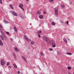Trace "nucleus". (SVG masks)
I'll list each match as a JSON object with an SVG mask.
<instances>
[{"label":"nucleus","instance_id":"obj_1","mask_svg":"<svg viewBox=\"0 0 74 74\" xmlns=\"http://www.w3.org/2000/svg\"><path fill=\"white\" fill-rule=\"evenodd\" d=\"M44 40L46 41V42L47 43H49V44H51V40L49 39L48 38H47V37L45 36H43L42 37Z\"/></svg>","mask_w":74,"mask_h":74},{"label":"nucleus","instance_id":"obj_2","mask_svg":"<svg viewBox=\"0 0 74 74\" xmlns=\"http://www.w3.org/2000/svg\"><path fill=\"white\" fill-rule=\"evenodd\" d=\"M54 10H55V14L56 15V16H57L58 15V8H56L54 9Z\"/></svg>","mask_w":74,"mask_h":74},{"label":"nucleus","instance_id":"obj_3","mask_svg":"<svg viewBox=\"0 0 74 74\" xmlns=\"http://www.w3.org/2000/svg\"><path fill=\"white\" fill-rule=\"evenodd\" d=\"M24 38L27 41L29 42H30L31 41V40L30 39H29L28 38H27V37L26 36H24Z\"/></svg>","mask_w":74,"mask_h":74},{"label":"nucleus","instance_id":"obj_4","mask_svg":"<svg viewBox=\"0 0 74 74\" xmlns=\"http://www.w3.org/2000/svg\"><path fill=\"white\" fill-rule=\"evenodd\" d=\"M12 12L13 15L16 16H18V14H17V13H16L15 12H14V11H12Z\"/></svg>","mask_w":74,"mask_h":74},{"label":"nucleus","instance_id":"obj_5","mask_svg":"<svg viewBox=\"0 0 74 74\" xmlns=\"http://www.w3.org/2000/svg\"><path fill=\"white\" fill-rule=\"evenodd\" d=\"M1 65H3L5 64V62H4V61L2 59L1 60Z\"/></svg>","mask_w":74,"mask_h":74},{"label":"nucleus","instance_id":"obj_6","mask_svg":"<svg viewBox=\"0 0 74 74\" xmlns=\"http://www.w3.org/2000/svg\"><path fill=\"white\" fill-rule=\"evenodd\" d=\"M23 4L21 3V4H20V5H19V7H20L21 8V9H22L23 11H24V9L22 7H23Z\"/></svg>","mask_w":74,"mask_h":74},{"label":"nucleus","instance_id":"obj_7","mask_svg":"<svg viewBox=\"0 0 74 74\" xmlns=\"http://www.w3.org/2000/svg\"><path fill=\"white\" fill-rule=\"evenodd\" d=\"M52 45L53 47H56V45H55V42L54 41H52Z\"/></svg>","mask_w":74,"mask_h":74},{"label":"nucleus","instance_id":"obj_8","mask_svg":"<svg viewBox=\"0 0 74 74\" xmlns=\"http://www.w3.org/2000/svg\"><path fill=\"white\" fill-rule=\"evenodd\" d=\"M13 55L14 58V59L15 60H16V54H15V53H13Z\"/></svg>","mask_w":74,"mask_h":74},{"label":"nucleus","instance_id":"obj_9","mask_svg":"<svg viewBox=\"0 0 74 74\" xmlns=\"http://www.w3.org/2000/svg\"><path fill=\"white\" fill-rule=\"evenodd\" d=\"M3 35V36L4 37V40H7V36H5V34H4V35Z\"/></svg>","mask_w":74,"mask_h":74},{"label":"nucleus","instance_id":"obj_10","mask_svg":"<svg viewBox=\"0 0 74 74\" xmlns=\"http://www.w3.org/2000/svg\"><path fill=\"white\" fill-rule=\"evenodd\" d=\"M14 31L16 32H18V29H17V28L16 27L14 26Z\"/></svg>","mask_w":74,"mask_h":74},{"label":"nucleus","instance_id":"obj_11","mask_svg":"<svg viewBox=\"0 0 74 74\" xmlns=\"http://www.w3.org/2000/svg\"><path fill=\"white\" fill-rule=\"evenodd\" d=\"M22 57L23 59H24V60L25 61V62H27V60H26V58H25L24 57H23V56H22Z\"/></svg>","mask_w":74,"mask_h":74},{"label":"nucleus","instance_id":"obj_12","mask_svg":"<svg viewBox=\"0 0 74 74\" xmlns=\"http://www.w3.org/2000/svg\"><path fill=\"white\" fill-rule=\"evenodd\" d=\"M0 45H1V46H2L3 45L2 41H1V39H0Z\"/></svg>","mask_w":74,"mask_h":74},{"label":"nucleus","instance_id":"obj_13","mask_svg":"<svg viewBox=\"0 0 74 74\" xmlns=\"http://www.w3.org/2000/svg\"><path fill=\"white\" fill-rule=\"evenodd\" d=\"M0 37L2 39V40H3V41L4 38H3V36L2 35H0Z\"/></svg>","mask_w":74,"mask_h":74},{"label":"nucleus","instance_id":"obj_14","mask_svg":"<svg viewBox=\"0 0 74 74\" xmlns=\"http://www.w3.org/2000/svg\"><path fill=\"white\" fill-rule=\"evenodd\" d=\"M10 6L12 10H14V8H13V6H12V4H10Z\"/></svg>","mask_w":74,"mask_h":74},{"label":"nucleus","instance_id":"obj_15","mask_svg":"<svg viewBox=\"0 0 74 74\" xmlns=\"http://www.w3.org/2000/svg\"><path fill=\"white\" fill-rule=\"evenodd\" d=\"M0 32L1 33L2 35H4V32H3V31H2V30L1 29H0Z\"/></svg>","mask_w":74,"mask_h":74},{"label":"nucleus","instance_id":"obj_16","mask_svg":"<svg viewBox=\"0 0 74 74\" xmlns=\"http://www.w3.org/2000/svg\"><path fill=\"white\" fill-rule=\"evenodd\" d=\"M13 66L15 69H17V68H18V67H17V66H16L15 64H14Z\"/></svg>","mask_w":74,"mask_h":74},{"label":"nucleus","instance_id":"obj_17","mask_svg":"<svg viewBox=\"0 0 74 74\" xmlns=\"http://www.w3.org/2000/svg\"><path fill=\"white\" fill-rule=\"evenodd\" d=\"M39 18L41 19H42L43 18V16L42 15H40L39 16Z\"/></svg>","mask_w":74,"mask_h":74},{"label":"nucleus","instance_id":"obj_18","mask_svg":"<svg viewBox=\"0 0 74 74\" xmlns=\"http://www.w3.org/2000/svg\"><path fill=\"white\" fill-rule=\"evenodd\" d=\"M40 53L41 56H44V53H42V51H41Z\"/></svg>","mask_w":74,"mask_h":74},{"label":"nucleus","instance_id":"obj_19","mask_svg":"<svg viewBox=\"0 0 74 74\" xmlns=\"http://www.w3.org/2000/svg\"><path fill=\"white\" fill-rule=\"evenodd\" d=\"M3 21L5 23H8V22L7 21H5V20H4Z\"/></svg>","mask_w":74,"mask_h":74},{"label":"nucleus","instance_id":"obj_20","mask_svg":"<svg viewBox=\"0 0 74 74\" xmlns=\"http://www.w3.org/2000/svg\"><path fill=\"white\" fill-rule=\"evenodd\" d=\"M64 41L65 42H66V43H67V40L65 38L63 39Z\"/></svg>","mask_w":74,"mask_h":74},{"label":"nucleus","instance_id":"obj_21","mask_svg":"<svg viewBox=\"0 0 74 74\" xmlns=\"http://www.w3.org/2000/svg\"><path fill=\"white\" fill-rule=\"evenodd\" d=\"M14 49L15 51H16V52H18V49L17 47H15L14 48Z\"/></svg>","mask_w":74,"mask_h":74},{"label":"nucleus","instance_id":"obj_22","mask_svg":"<svg viewBox=\"0 0 74 74\" xmlns=\"http://www.w3.org/2000/svg\"><path fill=\"white\" fill-rule=\"evenodd\" d=\"M67 68L68 70H70L71 69V67L70 66H68V67Z\"/></svg>","mask_w":74,"mask_h":74},{"label":"nucleus","instance_id":"obj_23","mask_svg":"<svg viewBox=\"0 0 74 74\" xmlns=\"http://www.w3.org/2000/svg\"><path fill=\"white\" fill-rule=\"evenodd\" d=\"M37 13L38 15H40V14H41V12H40V11H38Z\"/></svg>","mask_w":74,"mask_h":74},{"label":"nucleus","instance_id":"obj_24","mask_svg":"<svg viewBox=\"0 0 74 74\" xmlns=\"http://www.w3.org/2000/svg\"><path fill=\"white\" fill-rule=\"evenodd\" d=\"M61 7L63 8H64V5L63 4H61Z\"/></svg>","mask_w":74,"mask_h":74},{"label":"nucleus","instance_id":"obj_25","mask_svg":"<svg viewBox=\"0 0 74 74\" xmlns=\"http://www.w3.org/2000/svg\"><path fill=\"white\" fill-rule=\"evenodd\" d=\"M51 23L52 25H53V26L55 25V23L54 22H52Z\"/></svg>","mask_w":74,"mask_h":74},{"label":"nucleus","instance_id":"obj_26","mask_svg":"<svg viewBox=\"0 0 74 74\" xmlns=\"http://www.w3.org/2000/svg\"><path fill=\"white\" fill-rule=\"evenodd\" d=\"M42 33V32L41 31H40L38 32H37V33H38V34H40V33Z\"/></svg>","mask_w":74,"mask_h":74},{"label":"nucleus","instance_id":"obj_27","mask_svg":"<svg viewBox=\"0 0 74 74\" xmlns=\"http://www.w3.org/2000/svg\"><path fill=\"white\" fill-rule=\"evenodd\" d=\"M31 44H32V45H33L34 44V42H33V41L31 42Z\"/></svg>","mask_w":74,"mask_h":74},{"label":"nucleus","instance_id":"obj_28","mask_svg":"<svg viewBox=\"0 0 74 74\" xmlns=\"http://www.w3.org/2000/svg\"><path fill=\"white\" fill-rule=\"evenodd\" d=\"M10 62H8L7 63V66H8V65H10Z\"/></svg>","mask_w":74,"mask_h":74},{"label":"nucleus","instance_id":"obj_29","mask_svg":"<svg viewBox=\"0 0 74 74\" xmlns=\"http://www.w3.org/2000/svg\"><path fill=\"white\" fill-rule=\"evenodd\" d=\"M0 28H1V29H3V26H2V25H1L0 24Z\"/></svg>","mask_w":74,"mask_h":74},{"label":"nucleus","instance_id":"obj_30","mask_svg":"<svg viewBox=\"0 0 74 74\" xmlns=\"http://www.w3.org/2000/svg\"><path fill=\"white\" fill-rule=\"evenodd\" d=\"M67 54L68 55H71V53H67Z\"/></svg>","mask_w":74,"mask_h":74},{"label":"nucleus","instance_id":"obj_31","mask_svg":"<svg viewBox=\"0 0 74 74\" xmlns=\"http://www.w3.org/2000/svg\"><path fill=\"white\" fill-rule=\"evenodd\" d=\"M49 50H50V51H53V49H52L50 48Z\"/></svg>","mask_w":74,"mask_h":74},{"label":"nucleus","instance_id":"obj_32","mask_svg":"<svg viewBox=\"0 0 74 74\" xmlns=\"http://www.w3.org/2000/svg\"><path fill=\"white\" fill-rule=\"evenodd\" d=\"M6 34H10V33L8 32H7Z\"/></svg>","mask_w":74,"mask_h":74},{"label":"nucleus","instance_id":"obj_33","mask_svg":"<svg viewBox=\"0 0 74 74\" xmlns=\"http://www.w3.org/2000/svg\"><path fill=\"white\" fill-rule=\"evenodd\" d=\"M38 36L39 37H40V38H41V36L40 34L38 35Z\"/></svg>","mask_w":74,"mask_h":74},{"label":"nucleus","instance_id":"obj_34","mask_svg":"<svg viewBox=\"0 0 74 74\" xmlns=\"http://www.w3.org/2000/svg\"><path fill=\"white\" fill-rule=\"evenodd\" d=\"M0 3H1V4H2L3 3L2 2V1L1 0H0Z\"/></svg>","mask_w":74,"mask_h":74},{"label":"nucleus","instance_id":"obj_35","mask_svg":"<svg viewBox=\"0 0 74 74\" xmlns=\"http://www.w3.org/2000/svg\"><path fill=\"white\" fill-rule=\"evenodd\" d=\"M50 2H51V1H53V0H49Z\"/></svg>","mask_w":74,"mask_h":74},{"label":"nucleus","instance_id":"obj_36","mask_svg":"<svg viewBox=\"0 0 74 74\" xmlns=\"http://www.w3.org/2000/svg\"><path fill=\"white\" fill-rule=\"evenodd\" d=\"M19 15L20 16H22V14H21V13L19 14Z\"/></svg>","mask_w":74,"mask_h":74},{"label":"nucleus","instance_id":"obj_37","mask_svg":"<svg viewBox=\"0 0 74 74\" xmlns=\"http://www.w3.org/2000/svg\"><path fill=\"white\" fill-rule=\"evenodd\" d=\"M58 55H60V52H58Z\"/></svg>","mask_w":74,"mask_h":74},{"label":"nucleus","instance_id":"obj_38","mask_svg":"<svg viewBox=\"0 0 74 74\" xmlns=\"http://www.w3.org/2000/svg\"><path fill=\"white\" fill-rule=\"evenodd\" d=\"M68 73L69 74H71V73H70V72L69 71H68Z\"/></svg>","mask_w":74,"mask_h":74},{"label":"nucleus","instance_id":"obj_39","mask_svg":"<svg viewBox=\"0 0 74 74\" xmlns=\"http://www.w3.org/2000/svg\"><path fill=\"white\" fill-rule=\"evenodd\" d=\"M21 18H22V19H23V16H21Z\"/></svg>","mask_w":74,"mask_h":74},{"label":"nucleus","instance_id":"obj_40","mask_svg":"<svg viewBox=\"0 0 74 74\" xmlns=\"http://www.w3.org/2000/svg\"><path fill=\"white\" fill-rule=\"evenodd\" d=\"M18 74H20V71H18Z\"/></svg>","mask_w":74,"mask_h":74},{"label":"nucleus","instance_id":"obj_41","mask_svg":"<svg viewBox=\"0 0 74 74\" xmlns=\"http://www.w3.org/2000/svg\"><path fill=\"white\" fill-rule=\"evenodd\" d=\"M60 22H61V23H63V22L62 21H61Z\"/></svg>","mask_w":74,"mask_h":74},{"label":"nucleus","instance_id":"obj_42","mask_svg":"<svg viewBox=\"0 0 74 74\" xmlns=\"http://www.w3.org/2000/svg\"><path fill=\"white\" fill-rule=\"evenodd\" d=\"M44 14H46L47 13H46V12H44Z\"/></svg>","mask_w":74,"mask_h":74},{"label":"nucleus","instance_id":"obj_43","mask_svg":"<svg viewBox=\"0 0 74 74\" xmlns=\"http://www.w3.org/2000/svg\"><path fill=\"white\" fill-rule=\"evenodd\" d=\"M66 24H69V22H68V21H67V22H66Z\"/></svg>","mask_w":74,"mask_h":74},{"label":"nucleus","instance_id":"obj_44","mask_svg":"<svg viewBox=\"0 0 74 74\" xmlns=\"http://www.w3.org/2000/svg\"><path fill=\"white\" fill-rule=\"evenodd\" d=\"M10 40H11V41H12V40H13V39L12 38H11Z\"/></svg>","mask_w":74,"mask_h":74},{"label":"nucleus","instance_id":"obj_45","mask_svg":"<svg viewBox=\"0 0 74 74\" xmlns=\"http://www.w3.org/2000/svg\"><path fill=\"white\" fill-rule=\"evenodd\" d=\"M9 68H11V67L10 66H9Z\"/></svg>","mask_w":74,"mask_h":74},{"label":"nucleus","instance_id":"obj_46","mask_svg":"<svg viewBox=\"0 0 74 74\" xmlns=\"http://www.w3.org/2000/svg\"><path fill=\"white\" fill-rule=\"evenodd\" d=\"M27 0V1H29V0Z\"/></svg>","mask_w":74,"mask_h":74},{"label":"nucleus","instance_id":"obj_47","mask_svg":"<svg viewBox=\"0 0 74 74\" xmlns=\"http://www.w3.org/2000/svg\"><path fill=\"white\" fill-rule=\"evenodd\" d=\"M23 74V73H21V74Z\"/></svg>","mask_w":74,"mask_h":74}]
</instances>
